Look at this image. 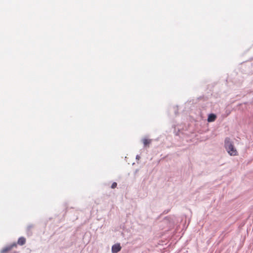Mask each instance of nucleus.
<instances>
[{"label":"nucleus","instance_id":"obj_6","mask_svg":"<svg viewBox=\"0 0 253 253\" xmlns=\"http://www.w3.org/2000/svg\"><path fill=\"white\" fill-rule=\"evenodd\" d=\"M143 143L145 146H148L151 143V140L148 139H144L143 140Z\"/></svg>","mask_w":253,"mask_h":253},{"label":"nucleus","instance_id":"obj_5","mask_svg":"<svg viewBox=\"0 0 253 253\" xmlns=\"http://www.w3.org/2000/svg\"><path fill=\"white\" fill-rule=\"evenodd\" d=\"M26 243V239L23 237H20L17 241V244L20 246L24 245Z\"/></svg>","mask_w":253,"mask_h":253},{"label":"nucleus","instance_id":"obj_3","mask_svg":"<svg viewBox=\"0 0 253 253\" xmlns=\"http://www.w3.org/2000/svg\"><path fill=\"white\" fill-rule=\"evenodd\" d=\"M121 250V247L119 244L114 245L112 247V252L113 253H117Z\"/></svg>","mask_w":253,"mask_h":253},{"label":"nucleus","instance_id":"obj_4","mask_svg":"<svg viewBox=\"0 0 253 253\" xmlns=\"http://www.w3.org/2000/svg\"><path fill=\"white\" fill-rule=\"evenodd\" d=\"M216 118V116L215 115L213 114H211L209 115L208 118V121L209 122H212L215 120Z\"/></svg>","mask_w":253,"mask_h":253},{"label":"nucleus","instance_id":"obj_2","mask_svg":"<svg viewBox=\"0 0 253 253\" xmlns=\"http://www.w3.org/2000/svg\"><path fill=\"white\" fill-rule=\"evenodd\" d=\"M17 244L15 243H13L12 244L10 245V246L6 247L3 249V250L1 251L2 253H6L8 252V251H10L13 248L16 247Z\"/></svg>","mask_w":253,"mask_h":253},{"label":"nucleus","instance_id":"obj_7","mask_svg":"<svg viewBox=\"0 0 253 253\" xmlns=\"http://www.w3.org/2000/svg\"><path fill=\"white\" fill-rule=\"evenodd\" d=\"M117 186V183L116 182H113L111 185V188L112 189L115 188Z\"/></svg>","mask_w":253,"mask_h":253},{"label":"nucleus","instance_id":"obj_1","mask_svg":"<svg viewBox=\"0 0 253 253\" xmlns=\"http://www.w3.org/2000/svg\"><path fill=\"white\" fill-rule=\"evenodd\" d=\"M225 148L230 155L237 156L238 155V152L229 138H226L225 139Z\"/></svg>","mask_w":253,"mask_h":253}]
</instances>
